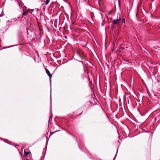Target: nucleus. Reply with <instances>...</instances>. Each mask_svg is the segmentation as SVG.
<instances>
[{
	"mask_svg": "<svg viewBox=\"0 0 160 160\" xmlns=\"http://www.w3.org/2000/svg\"><path fill=\"white\" fill-rule=\"evenodd\" d=\"M30 152H26L25 151V149L24 150V156L25 157L28 155V154L30 153Z\"/></svg>",
	"mask_w": 160,
	"mask_h": 160,
	"instance_id": "obj_3",
	"label": "nucleus"
},
{
	"mask_svg": "<svg viewBox=\"0 0 160 160\" xmlns=\"http://www.w3.org/2000/svg\"><path fill=\"white\" fill-rule=\"evenodd\" d=\"M124 48L122 47H120V48H119L120 52H121L122 50H124Z\"/></svg>",
	"mask_w": 160,
	"mask_h": 160,
	"instance_id": "obj_6",
	"label": "nucleus"
},
{
	"mask_svg": "<svg viewBox=\"0 0 160 160\" xmlns=\"http://www.w3.org/2000/svg\"><path fill=\"white\" fill-rule=\"evenodd\" d=\"M46 73L49 76L50 78H51L52 77V75L51 74L50 72L47 69V68L45 69Z\"/></svg>",
	"mask_w": 160,
	"mask_h": 160,
	"instance_id": "obj_2",
	"label": "nucleus"
},
{
	"mask_svg": "<svg viewBox=\"0 0 160 160\" xmlns=\"http://www.w3.org/2000/svg\"><path fill=\"white\" fill-rule=\"evenodd\" d=\"M114 24H113V23L112 24L111 28L112 30L114 28Z\"/></svg>",
	"mask_w": 160,
	"mask_h": 160,
	"instance_id": "obj_7",
	"label": "nucleus"
},
{
	"mask_svg": "<svg viewBox=\"0 0 160 160\" xmlns=\"http://www.w3.org/2000/svg\"><path fill=\"white\" fill-rule=\"evenodd\" d=\"M49 2H50V0H47L45 2V4L46 5H47L49 3Z\"/></svg>",
	"mask_w": 160,
	"mask_h": 160,
	"instance_id": "obj_5",
	"label": "nucleus"
},
{
	"mask_svg": "<svg viewBox=\"0 0 160 160\" xmlns=\"http://www.w3.org/2000/svg\"><path fill=\"white\" fill-rule=\"evenodd\" d=\"M83 73H85V72H86V71H85V69L84 68V67L83 66Z\"/></svg>",
	"mask_w": 160,
	"mask_h": 160,
	"instance_id": "obj_8",
	"label": "nucleus"
},
{
	"mask_svg": "<svg viewBox=\"0 0 160 160\" xmlns=\"http://www.w3.org/2000/svg\"><path fill=\"white\" fill-rule=\"evenodd\" d=\"M112 22L113 24H118L120 23H122L125 22V20L124 19H121L120 18L119 19L116 20H112Z\"/></svg>",
	"mask_w": 160,
	"mask_h": 160,
	"instance_id": "obj_1",
	"label": "nucleus"
},
{
	"mask_svg": "<svg viewBox=\"0 0 160 160\" xmlns=\"http://www.w3.org/2000/svg\"><path fill=\"white\" fill-rule=\"evenodd\" d=\"M111 13V12H110L109 14H110Z\"/></svg>",
	"mask_w": 160,
	"mask_h": 160,
	"instance_id": "obj_11",
	"label": "nucleus"
},
{
	"mask_svg": "<svg viewBox=\"0 0 160 160\" xmlns=\"http://www.w3.org/2000/svg\"><path fill=\"white\" fill-rule=\"evenodd\" d=\"M26 160H28L27 159H26Z\"/></svg>",
	"mask_w": 160,
	"mask_h": 160,
	"instance_id": "obj_10",
	"label": "nucleus"
},
{
	"mask_svg": "<svg viewBox=\"0 0 160 160\" xmlns=\"http://www.w3.org/2000/svg\"><path fill=\"white\" fill-rule=\"evenodd\" d=\"M28 13V11H25L23 13V15H27Z\"/></svg>",
	"mask_w": 160,
	"mask_h": 160,
	"instance_id": "obj_4",
	"label": "nucleus"
},
{
	"mask_svg": "<svg viewBox=\"0 0 160 160\" xmlns=\"http://www.w3.org/2000/svg\"><path fill=\"white\" fill-rule=\"evenodd\" d=\"M74 24V22H72V24Z\"/></svg>",
	"mask_w": 160,
	"mask_h": 160,
	"instance_id": "obj_9",
	"label": "nucleus"
}]
</instances>
